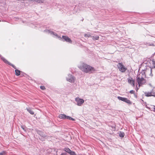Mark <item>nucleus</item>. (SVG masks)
<instances>
[{
  "instance_id": "obj_1",
  "label": "nucleus",
  "mask_w": 155,
  "mask_h": 155,
  "mask_svg": "<svg viewBox=\"0 0 155 155\" xmlns=\"http://www.w3.org/2000/svg\"><path fill=\"white\" fill-rule=\"evenodd\" d=\"M79 68L82 71L89 74L93 73L95 71L94 68L84 63L81 64Z\"/></svg>"
},
{
  "instance_id": "obj_2",
  "label": "nucleus",
  "mask_w": 155,
  "mask_h": 155,
  "mask_svg": "<svg viewBox=\"0 0 155 155\" xmlns=\"http://www.w3.org/2000/svg\"><path fill=\"white\" fill-rule=\"evenodd\" d=\"M144 76L142 73H140L137 77V81L139 84V86H140L141 85L144 84L146 82V80L144 79V78L142 77V75Z\"/></svg>"
},
{
  "instance_id": "obj_3",
  "label": "nucleus",
  "mask_w": 155,
  "mask_h": 155,
  "mask_svg": "<svg viewBox=\"0 0 155 155\" xmlns=\"http://www.w3.org/2000/svg\"><path fill=\"white\" fill-rule=\"evenodd\" d=\"M117 66L120 71L122 72H125L127 70V68L123 65L121 63H119Z\"/></svg>"
},
{
  "instance_id": "obj_4",
  "label": "nucleus",
  "mask_w": 155,
  "mask_h": 155,
  "mask_svg": "<svg viewBox=\"0 0 155 155\" xmlns=\"http://www.w3.org/2000/svg\"><path fill=\"white\" fill-rule=\"evenodd\" d=\"M75 101L77 102V105L79 106H81L84 102L83 99L80 98L79 97L76 98Z\"/></svg>"
},
{
  "instance_id": "obj_5",
  "label": "nucleus",
  "mask_w": 155,
  "mask_h": 155,
  "mask_svg": "<svg viewBox=\"0 0 155 155\" xmlns=\"http://www.w3.org/2000/svg\"><path fill=\"white\" fill-rule=\"evenodd\" d=\"M154 88H153L150 92H146L145 93V96L147 97L153 96L155 97V91H154Z\"/></svg>"
},
{
  "instance_id": "obj_6",
  "label": "nucleus",
  "mask_w": 155,
  "mask_h": 155,
  "mask_svg": "<svg viewBox=\"0 0 155 155\" xmlns=\"http://www.w3.org/2000/svg\"><path fill=\"white\" fill-rule=\"evenodd\" d=\"M128 83L131 85L133 87L135 86V80L133 79L132 78L130 77L127 79Z\"/></svg>"
},
{
  "instance_id": "obj_7",
  "label": "nucleus",
  "mask_w": 155,
  "mask_h": 155,
  "mask_svg": "<svg viewBox=\"0 0 155 155\" xmlns=\"http://www.w3.org/2000/svg\"><path fill=\"white\" fill-rule=\"evenodd\" d=\"M0 57H1V59L5 63L7 64H8L11 66H12L13 68H14L15 69H16V67L13 64H11L4 57H1V56L0 55Z\"/></svg>"
},
{
  "instance_id": "obj_8",
  "label": "nucleus",
  "mask_w": 155,
  "mask_h": 155,
  "mask_svg": "<svg viewBox=\"0 0 155 155\" xmlns=\"http://www.w3.org/2000/svg\"><path fill=\"white\" fill-rule=\"evenodd\" d=\"M66 79L68 81L71 82H74V77L71 75H69Z\"/></svg>"
},
{
  "instance_id": "obj_9",
  "label": "nucleus",
  "mask_w": 155,
  "mask_h": 155,
  "mask_svg": "<svg viewBox=\"0 0 155 155\" xmlns=\"http://www.w3.org/2000/svg\"><path fill=\"white\" fill-rule=\"evenodd\" d=\"M62 38H63L64 40V41L69 42L70 43H72V41L71 40V39L68 36H62Z\"/></svg>"
},
{
  "instance_id": "obj_10",
  "label": "nucleus",
  "mask_w": 155,
  "mask_h": 155,
  "mask_svg": "<svg viewBox=\"0 0 155 155\" xmlns=\"http://www.w3.org/2000/svg\"><path fill=\"white\" fill-rule=\"evenodd\" d=\"M67 116L65 114H60L59 115L58 117L61 119H67Z\"/></svg>"
},
{
  "instance_id": "obj_11",
  "label": "nucleus",
  "mask_w": 155,
  "mask_h": 155,
  "mask_svg": "<svg viewBox=\"0 0 155 155\" xmlns=\"http://www.w3.org/2000/svg\"><path fill=\"white\" fill-rule=\"evenodd\" d=\"M26 109L27 111L31 114L33 115L34 114V112L30 108H27Z\"/></svg>"
},
{
  "instance_id": "obj_12",
  "label": "nucleus",
  "mask_w": 155,
  "mask_h": 155,
  "mask_svg": "<svg viewBox=\"0 0 155 155\" xmlns=\"http://www.w3.org/2000/svg\"><path fill=\"white\" fill-rule=\"evenodd\" d=\"M124 102L130 104H132V102L130 101V100L126 98L125 99Z\"/></svg>"
},
{
  "instance_id": "obj_13",
  "label": "nucleus",
  "mask_w": 155,
  "mask_h": 155,
  "mask_svg": "<svg viewBox=\"0 0 155 155\" xmlns=\"http://www.w3.org/2000/svg\"><path fill=\"white\" fill-rule=\"evenodd\" d=\"M117 98L119 100L124 102L126 98H124V97H121L118 96L117 97Z\"/></svg>"
},
{
  "instance_id": "obj_14",
  "label": "nucleus",
  "mask_w": 155,
  "mask_h": 155,
  "mask_svg": "<svg viewBox=\"0 0 155 155\" xmlns=\"http://www.w3.org/2000/svg\"><path fill=\"white\" fill-rule=\"evenodd\" d=\"M15 71V74L16 75L18 76L20 75V71L17 69H16Z\"/></svg>"
},
{
  "instance_id": "obj_15",
  "label": "nucleus",
  "mask_w": 155,
  "mask_h": 155,
  "mask_svg": "<svg viewBox=\"0 0 155 155\" xmlns=\"http://www.w3.org/2000/svg\"><path fill=\"white\" fill-rule=\"evenodd\" d=\"M84 36L85 37H92V36L90 33L85 34L84 35Z\"/></svg>"
},
{
  "instance_id": "obj_16",
  "label": "nucleus",
  "mask_w": 155,
  "mask_h": 155,
  "mask_svg": "<svg viewBox=\"0 0 155 155\" xmlns=\"http://www.w3.org/2000/svg\"><path fill=\"white\" fill-rule=\"evenodd\" d=\"M92 38L93 40H97L99 38V37L97 35H96L95 36H92Z\"/></svg>"
},
{
  "instance_id": "obj_17",
  "label": "nucleus",
  "mask_w": 155,
  "mask_h": 155,
  "mask_svg": "<svg viewBox=\"0 0 155 155\" xmlns=\"http://www.w3.org/2000/svg\"><path fill=\"white\" fill-rule=\"evenodd\" d=\"M64 150L65 151L68 152L69 153L71 151V150L69 148H65L64 149Z\"/></svg>"
},
{
  "instance_id": "obj_18",
  "label": "nucleus",
  "mask_w": 155,
  "mask_h": 155,
  "mask_svg": "<svg viewBox=\"0 0 155 155\" xmlns=\"http://www.w3.org/2000/svg\"><path fill=\"white\" fill-rule=\"evenodd\" d=\"M39 134L42 137H46L45 136V134L42 132L41 131H40L39 132Z\"/></svg>"
},
{
  "instance_id": "obj_19",
  "label": "nucleus",
  "mask_w": 155,
  "mask_h": 155,
  "mask_svg": "<svg viewBox=\"0 0 155 155\" xmlns=\"http://www.w3.org/2000/svg\"><path fill=\"white\" fill-rule=\"evenodd\" d=\"M119 136L120 137H123L124 136V133L123 132H120L119 134Z\"/></svg>"
},
{
  "instance_id": "obj_20",
  "label": "nucleus",
  "mask_w": 155,
  "mask_h": 155,
  "mask_svg": "<svg viewBox=\"0 0 155 155\" xmlns=\"http://www.w3.org/2000/svg\"><path fill=\"white\" fill-rule=\"evenodd\" d=\"M67 119H68L70 120H72L73 121H75V119H73V118L68 116H67Z\"/></svg>"
},
{
  "instance_id": "obj_21",
  "label": "nucleus",
  "mask_w": 155,
  "mask_h": 155,
  "mask_svg": "<svg viewBox=\"0 0 155 155\" xmlns=\"http://www.w3.org/2000/svg\"><path fill=\"white\" fill-rule=\"evenodd\" d=\"M69 154L71 155H76L75 152L71 150L69 152Z\"/></svg>"
},
{
  "instance_id": "obj_22",
  "label": "nucleus",
  "mask_w": 155,
  "mask_h": 155,
  "mask_svg": "<svg viewBox=\"0 0 155 155\" xmlns=\"http://www.w3.org/2000/svg\"><path fill=\"white\" fill-rule=\"evenodd\" d=\"M5 152L4 151H3L2 152L0 153V155H5Z\"/></svg>"
},
{
  "instance_id": "obj_23",
  "label": "nucleus",
  "mask_w": 155,
  "mask_h": 155,
  "mask_svg": "<svg viewBox=\"0 0 155 155\" xmlns=\"http://www.w3.org/2000/svg\"><path fill=\"white\" fill-rule=\"evenodd\" d=\"M40 87V88L42 90H44L45 89V87L44 86H41Z\"/></svg>"
},
{
  "instance_id": "obj_24",
  "label": "nucleus",
  "mask_w": 155,
  "mask_h": 155,
  "mask_svg": "<svg viewBox=\"0 0 155 155\" xmlns=\"http://www.w3.org/2000/svg\"><path fill=\"white\" fill-rule=\"evenodd\" d=\"M130 92L131 94H134V91L133 90H131L130 91Z\"/></svg>"
},
{
  "instance_id": "obj_25",
  "label": "nucleus",
  "mask_w": 155,
  "mask_h": 155,
  "mask_svg": "<svg viewBox=\"0 0 155 155\" xmlns=\"http://www.w3.org/2000/svg\"><path fill=\"white\" fill-rule=\"evenodd\" d=\"M153 62V66H154V67L155 68V61H152Z\"/></svg>"
},
{
  "instance_id": "obj_26",
  "label": "nucleus",
  "mask_w": 155,
  "mask_h": 155,
  "mask_svg": "<svg viewBox=\"0 0 155 155\" xmlns=\"http://www.w3.org/2000/svg\"><path fill=\"white\" fill-rule=\"evenodd\" d=\"M21 128H22V129L23 130H25V127H24L23 126H21Z\"/></svg>"
},
{
  "instance_id": "obj_27",
  "label": "nucleus",
  "mask_w": 155,
  "mask_h": 155,
  "mask_svg": "<svg viewBox=\"0 0 155 155\" xmlns=\"http://www.w3.org/2000/svg\"><path fill=\"white\" fill-rule=\"evenodd\" d=\"M153 111L155 112V106H154V107L153 108Z\"/></svg>"
},
{
  "instance_id": "obj_28",
  "label": "nucleus",
  "mask_w": 155,
  "mask_h": 155,
  "mask_svg": "<svg viewBox=\"0 0 155 155\" xmlns=\"http://www.w3.org/2000/svg\"><path fill=\"white\" fill-rule=\"evenodd\" d=\"M66 155V154L65 153H62L61 155Z\"/></svg>"
},
{
  "instance_id": "obj_29",
  "label": "nucleus",
  "mask_w": 155,
  "mask_h": 155,
  "mask_svg": "<svg viewBox=\"0 0 155 155\" xmlns=\"http://www.w3.org/2000/svg\"><path fill=\"white\" fill-rule=\"evenodd\" d=\"M154 91H155V87H154Z\"/></svg>"
},
{
  "instance_id": "obj_30",
  "label": "nucleus",
  "mask_w": 155,
  "mask_h": 155,
  "mask_svg": "<svg viewBox=\"0 0 155 155\" xmlns=\"http://www.w3.org/2000/svg\"><path fill=\"white\" fill-rule=\"evenodd\" d=\"M154 54H155V53H154Z\"/></svg>"
}]
</instances>
